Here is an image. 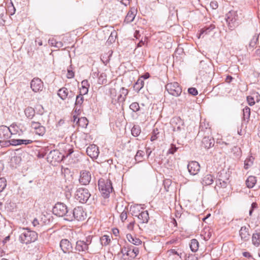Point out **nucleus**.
I'll return each instance as SVG.
<instances>
[{"instance_id": "1", "label": "nucleus", "mask_w": 260, "mask_h": 260, "mask_svg": "<svg viewBox=\"0 0 260 260\" xmlns=\"http://www.w3.org/2000/svg\"><path fill=\"white\" fill-rule=\"evenodd\" d=\"M18 240L22 244L28 245L38 239V233L27 228H18L17 230Z\"/></svg>"}, {"instance_id": "2", "label": "nucleus", "mask_w": 260, "mask_h": 260, "mask_svg": "<svg viewBox=\"0 0 260 260\" xmlns=\"http://www.w3.org/2000/svg\"><path fill=\"white\" fill-rule=\"evenodd\" d=\"M86 213L81 207H75L73 210H70L69 215L67 216V220L72 221L74 220L82 221L85 219Z\"/></svg>"}, {"instance_id": "3", "label": "nucleus", "mask_w": 260, "mask_h": 260, "mask_svg": "<svg viewBox=\"0 0 260 260\" xmlns=\"http://www.w3.org/2000/svg\"><path fill=\"white\" fill-rule=\"evenodd\" d=\"M99 188L101 193L104 198L109 197L110 193L113 190L112 182L109 179H100L99 180Z\"/></svg>"}, {"instance_id": "4", "label": "nucleus", "mask_w": 260, "mask_h": 260, "mask_svg": "<svg viewBox=\"0 0 260 260\" xmlns=\"http://www.w3.org/2000/svg\"><path fill=\"white\" fill-rule=\"evenodd\" d=\"M53 213L58 216L64 217V219L67 220V216L69 215L70 209H68L67 206L62 203L58 202L54 206Z\"/></svg>"}, {"instance_id": "5", "label": "nucleus", "mask_w": 260, "mask_h": 260, "mask_svg": "<svg viewBox=\"0 0 260 260\" xmlns=\"http://www.w3.org/2000/svg\"><path fill=\"white\" fill-rule=\"evenodd\" d=\"M91 194L89 190L85 188H78L75 193V198L81 203H86L89 200Z\"/></svg>"}, {"instance_id": "6", "label": "nucleus", "mask_w": 260, "mask_h": 260, "mask_svg": "<svg viewBox=\"0 0 260 260\" xmlns=\"http://www.w3.org/2000/svg\"><path fill=\"white\" fill-rule=\"evenodd\" d=\"M166 89L169 94L175 96H179L182 92L181 87L176 82L168 83Z\"/></svg>"}, {"instance_id": "7", "label": "nucleus", "mask_w": 260, "mask_h": 260, "mask_svg": "<svg viewBox=\"0 0 260 260\" xmlns=\"http://www.w3.org/2000/svg\"><path fill=\"white\" fill-rule=\"evenodd\" d=\"M225 19L228 23L229 28L233 29L237 24V21L238 19L237 12L234 10L229 11L226 14Z\"/></svg>"}, {"instance_id": "8", "label": "nucleus", "mask_w": 260, "mask_h": 260, "mask_svg": "<svg viewBox=\"0 0 260 260\" xmlns=\"http://www.w3.org/2000/svg\"><path fill=\"white\" fill-rule=\"evenodd\" d=\"M57 95L63 101H70L74 100L75 94L74 91L69 90L66 87H63L58 90Z\"/></svg>"}, {"instance_id": "9", "label": "nucleus", "mask_w": 260, "mask_h": 260, "mask_svg": "<svg viewBox=\"0 0 260 260\" xmlns=\"http://www.w3.org/2000/svg\"><path fill=\"white\" fill-rule=\"evenodd\" d=\"M92 237L89 236L85 240H79L76 242V250L79 252L86 251L88 249V246L91 243Z\"/></svg>"}, {"instance_id": "10", "label": "nucleus", "mask_w": 260, "mask_h": 260, "mask_svg": "<svg viewBox=\"0 0 260 260\" xmlns=\"http://www.w3.org/2000/svg\"><path fill=\"white\" fill-rule=\"evenodd\" d=\"M64 157L65 155H62L57 150L51 151L47 155L48 161L51 163L59 162Z\"/></svg>"}, {"instance_id": "11", "label": "nucleus", "mask_w": 260, "mask_h": 260, "mask_svg": "<svg viewBox=\"0 0 260 260\" xmlns=\"http://www.w3.org/2000/svg\"><path fill=\"white\" fill-rule=\"evenodd\" d=\"M43 81L39 78H34L30 82V88L35 92L42 91L43 89Z\"/></svg>"}, {"instance_id": "12", "label": "nucleus", "mask_w": 260, "mask_h": 260, "mask_svg": "<svg viewBox=\"0 0 260 260\" xmlns=\"http://www.w3.org/2000/svg\"><path fill=\"white\" fill-rule=\"evenodd\" d=\"M228 175L226 173H221L219 175V178L216 181V186L219 188H225L228 183Z\"/></svg>"}, {"instance_id": "13", "label": "nucleus", "mask_w": 260, "mask_h": 260, "mask_svg": "<svg viewBox=\"0 0 260 260\" xmlns=\"http://www.w3.org/2000/svg\"><path fill=\"white\" fill-rule=\"evenodd\" d=\"M215 144V140L211 135L204 136L202 142L201 147L205 149H209V148L214 146Z\"/></svg>"}, {"instance_id": "14", "label": "nucleus", "mask_w": 260, "mask_h": 260, "mask_svg": "<svg viewBox=\"0 0 260 260\" xmlns=\"http://www.w3.org/2000/svg\"><path fill=\"white\" fill-rule=\"evenodd\" d=\"M91 173L89 171L82 170L80 172L79 182L82 185H87L91 180Z\"/></svg>"}, {"instance_id": "15", "label": "nucleus", "mask_w": 260, "mask_h": 260, "mask_svg": "<svg viewBox=\"0 0 260 260\" xmlns=\"http://www.w3.org/2000/svg\"><path fill=\"white\" fill-rule=\"evenodd\" d=\"M87 154L92 158H96L99 154L98 147L94 144L90 145L86 148Z\"/></svg>"}, {"instance_id": "16", "label": "nucleus", "mask_w": 260, "mask_h": 260, "mask_svg": "<svg viewBox=\"0 0 260 260\" xmlns=\"http://www.w3.org/2000/svg\"><path fill=\"white\" fill-rule=\"evenodd\" d=\"M187 169L191 175H195L200 171V166L197 161H192L188 163Z\"/></svg>"}, {"instance_id": "17", "label": "nucleus", "mask_w": 260, "mask_h": 260, "mask_svg": "<svg viewBox=\"0 0 260 260\" xmlns=\"http://www.w3.org/2000/svg\"><path fill=\"white\" fill-rule=\"evenodd\" d=\"M12 133L11 132L10 127L5 125L0 126V139L4 140L9 139Z\"/></svg>"}, {"instance_id": "18", "label": "nucleus", "mask_w": 260, "mask_h": 260, "mask_svg": "<svg viewBox=\"0 0 260 260\" xmlns=\"http://www.w3.org/2000/svg\"><path fill=\"white\" fill-rule=\"evenodd\" d=\"M60 247L64 253H69L73 249L71 243L66 239H62L60 241Z\"/></svg>"}, {"instance_id": "19", "label": "nucleus", "mask_w": 260, "mask_h": 260, "mask_svg": "<svg viewBox=\"0 0 260 260\" xmlns=\"http://www.w3.org/2000/svg\"><path fill=\"white\" fill-rule=\"evenodd\" d=\"M139 222L141 223H145L148 222L149 217L147 211H141V213L137 216Z\"/></svg>"}, {"instance_id": "20", "label": "nucleus", "mask_w": 260, "mask_h": 260, "mask_svg": "<svg viewBox=\"0 0 260 260\" xmlns=\"http://www.w3.org/2000/svg\"><path fill=\"white\" fill-rule=\"evenodd\" d=\"M143 211V208L140 205H135L131 206L129 211L133 216L137 217Z\"/></svg>"}, {"instance_id": "21", "label": "nucleus", "mask_w": 260, "mask_h": 260, "mask_svg": "<svg viewBox=\"0 0 260 260\" xmlns=\"http://www.w3.org/2000/svg\"><path fill=\"white\" fill-rule=\"evenodd\" d=\"M239 235L242 240L244 241L248 240L250 236L249 229L245 226H242L239 231Z\"/></svg>"}, {"instance_id": "22", "label": "nucleus", "mask_w": 260, "mask_h": 260, "mask_svg": "<svg viewBox=\"0 0 260 260\" xmlns=\"http://www.w3.org/2000/svg\"><path fill=\"white\" fill-rule=\"evenodd\" d=\"M128 93V90L124 87H122L120 90V94L118 96V101L119 103H123L126 99V96Z\"/></svg>"}, {"instance_id": "23", "label": "nucleus", "mask_w": 260, "mask_h": 260, "mask_svg": "<svg viewBox=\"0 0 260 260\" xmlns=\"http://www.w3.org/2000/svg\"><path fill=\"white\" fill-rule=\"evenodd\" d=\"M136 14V11L135 10V9H131V10L128 11V13L127 14L125 18L124 22L128 23L132 22L135 19Z\"/></svg>"}, {"instance_id": "24", "label": "nucleus", "mask_w": 260, "mask_h": 260, "mask_svg": "<svg viewBox=\"0 0 260 260\" xmlns=\"http://www.w3.org/2000/svg\"><path fill=\"white\" fill-rule=\"evenodd\" d=\"M83 101L84 98L82 94H80L79 95L76 96V101L75 103V106L74 108L75 111L77 110L79 111L80 110V108L81 107L82 104H83Z\"/></svg>"}, {"instance_id": "25", "label": "nucleus", "mask_w": 260, "mask_h": 260, "mask_svg": "<svg viewBox=\"0 0 260 260\" xmlns=\"http://www.w3.org/2000/svg\"><path fill=\"white\" fill-rule=\"evenodd\" d=\"M214 177L210 174L205 175L202 180V184L203 185H210L212 184L214 181Z\"/></svg>"}, {"instance_id": "26", "label": "nucleus", "mask_w": 260, "mask_h": 260, "mask_svg": "<svg viewBox=\"0 0 260 260\" xmlns=\"http://www.w3.org/2000/svg\"><path fill=\"white\" fill-rule=\"evenodd\" d=\"M177 122L175 125H173L174 132H181L184 130V122L180 118L176 119Z\"/></svg>"}, {"instance_id": "27", "label": "nucleus", "mask_w": 260, "mask_h": 260, "mask_svg": "<svg viewBox=\"0 0 260 260\" xmlns=\"http://www.w3.org/2000/svg\"><path fill=\"white\" fill-rule=\"evenodd\" d=\"M128 247L129 249L127 256L133 258L136 257L139 252V249L133 245H128Z\"/></svg>"}, {"instance_id": "28", "label": "nucleus", "mask_w": 260, "mask_h": 260, "mask_svg": "<svg viewBox=\"0 0 260 260\" xmlns=\"http://www.w3.org/2000/svg\"><path fill=\"white\" fill-rule=\"evenodd\" d=\"M126 238L130 243L135 245H139L142 243V241L140 240V239L135 237H133L130 234L126 235Z\"/></svg>"}, {"instance_id": "29", "label": "nucleus", "mask_w": 260, "mask_h": 260, "mask_svg": "<svg viewBox=\"0 0 260 260\" xmlns=\"http://www.w3.org/2000/svg\"><path fill=\"white\" fill-rule=\"evenodd\" d=\"M199 242L197 239H193L191 240L189 244L190 250L193 252L197 251L199 249Z\"/></svg>"}, {"instance_id": "30", "label": "nucleus", "mask_w": 260, "mask_h": 260, "mask_svg": "<svg viewBox=\"0 0 260 260\" xmlns=\"http://www.w3.org/2000/svg\"><path fill=\"white\" fill-rule=\"evenodd\" d=\"M256 182V177L250 176L248 177L246 181V184L248 188H252Z\"/></svg>"}, {"instance_id": "31", "label": "nucleus", "mask_w": 260, "mask_h": 260, "mask_svg": "<svg viewBox=\"0 0 260 260\" xmlns=\"http://www.w3.org/2000/svg\"><path fill=\"white\" fill-rule=\"evenodd\" d=\"M144 82L143 80L141 78H139L134 86V89L138 92L144 87Z\"/></svg>"}, {"instance_id": "32", "label": "nucleus", "mask_w": 260, "mask_h": 260, "mask_svg": "<svg viewBox=\"0 0 260 260\" xmlns=\"http://www.w3.org/2000/svg\"><path fill=\"white\" fill-rule=\"evenodd\" d=\"M215 28L214 25H210L209 26H205L202 28L200 30L199 38L201 37V36L203 34H208L211 31Z\"/></svg>"}, {"instance_id": "33", "label": "nucleus", "mask_w": 260, "mask_h": 260, "mask_svg": "<svg viewBox=\"0 0 260 260\" xmlns=\"http://www.w3.org/2000/svg\"><path fill=\"white\" fill-rule=\"evenodd\" d=\"M24 113L27 118L32 119L35 115V111L32 108L28 107L25 109Z\"/></svg>"}, {"instance_id": "34", "label": "nucleus", "mask_w": 260, "mask_h": 260, "mask_svg": "<svg viewBox=\"0 0 260 260\" xmlns=\"http://www.w3.org/2000/svg\"><path fill=\"white\" fill-rule=\"evenodd\" d=\"M252 243L256 246H258L260 244V233L256 232L253 234L252 237Z\"/></svg>"}, {"instance_id": "35", "label": "nucleus", "mask_w": 260, "mask_h": 260, "mask_svg": "<svg viewBox=\"0 0 260 260\" xmlns=\"http://www.w3.org/2000/svg\"><path fill=\"white\" fill-rule=\"evenodd\" d=\"M250 115V109L248 107H245L243 110V119L244 121H248Z\"/></svg>"}, {"instance_id": "36", "label": "nucleus", "mask_w": 260, "mask_h": 260, "mask_svg": "<svg viewBox=\"0 0 260 260\" xmlns=\"http://www.w3.org/2000/svg\"><path fill=\"white\" fill-rule=\"evenodd\" d=\"M88 121L86 118L85 117H81L78 118V120H77V123L78 124V125L82 127H85L88 125Z\"/></svg>"}, {"instance_id": "37", "label": "nucleus", "mask_w": 260, "mask_h": 260, "mask_svg": "<svg viewBox=\"0 0 260 260\" xmlns=\"http://www.w3.org/2000/svg\"><path fill=\"white\" fill-rule=\"evenodd\" d=\"M98 82L100 84H105L107 82V75L105 73H102L98 77Z\"/></svg>"}, {"instance_id": "38", "label": "nucleus", "mask_w": 260, "mask_h": 260, "mask_svg": "<svg viewBox=\"0 0 260 260\" xmlns=\"http://www.w3.org/2000/svg\"><path fill=\"white\" fill-rule=\"evenodd\" d=\"M211 133L210 128L205 127V129L204 128L203 123H201V125L200 126V130L198 133V136H203L205 133L207 134H209Z\"/></svg>"}, {"instance_id": "39", "label": "nucleus", "mask_w": 260, "mask_h": 260, "mask_svg": "<svg viewBox=\"0 0 260 260\" xmlns=\"http://www.w3.org/2000/svg\"><path fill=\"white\" fill-rule=\"evenodd\" d=\"M141 128L138 125H134L132 128V134L134 137L138 136L141 133Z\"/></svg>"}, {"instance_id": "40", "label": "nucleus", "mask_w": 260, "mask_h": 260, "mask_svg": "<svg viewBox=\"0 0 260 260\" xmlns=\"http://www.w3.org/2000/svg\"><path fill=\"white\" fill-rule=\"evenodd\" d=\"M101 244L103 246H107L109 244L111 239L108 235H104L100 238Z\"/></svg>"}, {"instance_id": "41", "label": "nucleus", "mask_w": 260, "mask_h": 260, "mask_svg": "<svg viewBox=\"0 0 260 260\" xmlns=\"http://www.w3.org/2000/svg\"><path fill=\"white\" fill-rule=\"evenodd\" d=\"M144 152L142 150H138L135 155V159L138 162H141L143 160Z\"/></svg>"}, {"instance_id": "42", "label": "nucleus", "mask_w": 260, "mask_h": 260, "mask_svg": "<svg viewBox=\"0 0 260 260\" xmlns=\"http://www.w3.org/2000/svg\"><path fill=\"white\" fill-rule=\"evenodd\" d=\"M46 132V128L44 126L40 125V127L35 131V133L39 136H43Z\"/></svg>"}, {"instance_id": "43", "label": "nucleus", "mask_w": 260, "mask_h": 260, "mask_svg": "<svg viewBox=\"0 0 260 260\" xmlns=\"http://www.w3.org/2000/svg\"><path fill=\"white\" fill-rule=\"evenodd\" d=\"M129 108L134 112H136L140 110L139 104L137 102H134L129 106Z\"/></svg>"}, {"instance_id": "44", "label": "nucleus", "mask_w": 260, "mask_h": 260, "mask_svg": "<svg viewBox=\"0 0 260 260\" xmlns=\"http://www.w3.org/2000/svg\"><path fill=\"white\" fill-rule=\"evenodd\" d=\"M6 182V179L5 178H0V192L5 188L7 185Z\"/></svg>"}, {"instance_id": "45", "label": "nucleus", "mask_w": 260, "mask_h": 260, "mask_svg": "<svg viewBox=\"0 0 260 260\" xmlns=\"http://www.w3.org/2000/svg\"><path fill=\"white\" fill-rule=\"evenodd\" d=\"M21 141H20L19 139H11L8 142H5L6 144H7L8 143H9V145H13V146H17L20 145V142Z\"/></svg>"}, {"instance_id": "46", "label": "nucleus", "mask_w": 260, "mask_h": 260, "mask_svg": "<svg viewBox=\"0 0 260 260\" xmlns=\"http://www.w3.org/2000/svg\"><path fill=\"white\" fill-rule=\"evenodd\" d=\"M258 40V36L254 35L249 43V46L254 47L256 44Z\"/></svg>"}, {"instance_id": "47", "label": "nucleus", "mask_w": 260, "mask_h": 260, "mask_svg": "<svg viewBox=\"0 0 260 260\" xmlns=\"http://www.w3.org/2000/svg\"><path fill=\"white\" fill-rule=\"evenodd\" d=\"M185 260H198V257L195 254H185Z\"/></svg>"}, {"instance_id": "48", "label": "nucleus", "mask_w": 260, "mask_h": 260, "mask_svg": "<svg viewBox=\"0 0 260 260\" xmlns=\"http://www.w3.org/2000/svg\"><path fill=\"white\" fill-rule=\"evenodd\" d=\"M188 92L192 95H196L198 94V91L196 88L190 87L188 89Z\"/></svg>"}, {"instance_id": "49", "label": "nucleus", "mask_w": 260, "mask_h": 260, "mask_svg": "<svg viewBox=\"0 0 260 260\" xmlns=\"http://www.w3.org/2000/svg\"><path fill=\"white\" fill-rule=\"evenodd\" d=\"M178 148L174 144H171V147L168 150V153L173 154L175 152L177 151Z\"/></svg>"}, {"instance_id": "50", "label": "nucleus", "mask_w": 260, "mask_h": 260, "mask_svg": "<svg viewBox=\"0 0 260 260\" xmlns=\"http://www.w3.org/2000/svg\"><path fill=\"white\" fill-rule=\"evenodd\" d=\"M41 125L39 122L32 121L31 122V127L34 128L35 131L38 128V127H40Z\"/></svg>"}, {"instance_id": "51", "label": "nucleus", "mask_w": 260, "mask_h": 260, "mask_svg": "<svg viewBox=\"0 0 260 260\" xmlns=\"http://www.w3.org/2000/svg\"><path fill=\"white\" fill-rule=\"evenodd\" d=\"M157 131H158V129L157 128L156 129V130L154 129L153 131V135H152V136L151 137V138H150V140L151 141H153L157 139V134H158V132H157Z\"/></svg>"}, {"instance_id": "52", "label": "nucleus", "mask_w": 260, "mask_h": 260, "mask_svg": "<svg viewBox=\"0 0 260 260\" xmlns=\"http://www.w3.org/2000/svg\"><path fill=\"white\" fill-rule=\"evenodd\" d=\"M74 77V73L73 72V71L71 69H68L67 77L68 79H71V78H73Z\"/></svg>"}, {"instance_id": "53", "label": "nucleus", "mask_w": 260, "mask_h": 260, "mask_svg": "<svg viewBox=\"0 0 260 260\" xmlns=\"http://www.w3.org/2000/svg\"><path fill=\"white\" fill-rule=\"evenodd\" d=\"M20 141H21V142H20V145H22V144H24V145H27V144H31L33 141L31 140H23V139H19Z\"/></svg>"}, {"instance_id": "54", "label": "nucleus", "mask_w": 260, "mask_h": 260, "mask_svg": "<svg viewBox=\"0 0 260 260\" xmlns=\"http://www.w3.org/2000/svg\"><path fill=\"white\" fill-rule=\"evenodd\" d=\"M210 7L212 9L215 10L218 8V5L216 1H213L211 2V3L210 4Z\"/></svg>"}, {"instance_id": "55", "label": "nucleus", "mask_w": 260, "mask_h": 260, "mask_svg": "<svg viewBox=\"0 0 260 260\" xmlns=\"http://www.w3.org/2000/svg\"><path fill=\"white\" fill-rule=\"evenodd\" d=\"M120 219L122 221H124L127 219V212L125 211H123L120 215Z\"/></svg>"}, {"instance_id": "56", "label": "nucleus", "mask_w": 260, "mask_h": 260, "mask_svg": "<svg viewBox=\"0 0 260 260\" xmlns=\"http://www.w3.org/2000/svg\"><path fill=\"white\" fill-rule=\"evenodd\" d=\"M247 101L248 104L250 106H252L255 104V101H254L253 98H252L250 96H247Z\"/></svg>"}, {"instance_id": "57", "label": "nucleus", "mask_w": 260, "mask_h": 260, "mask_svg": "<svg viewBox=\"0 0 260 260\" xmlns=\"http://www.w3.org/2000/svg\"><path fill=\"white\" fill-rule=\"evenodd\" d=\"M128 249H129L128 245H127L126 246H124V247H123V248H121V252L123 255L126 254V255H127V253L128 252Z\"/></svg>"}, {"instance_id": "58", "label": "nucleus", "mask_w": 260, "mask_h": 260, "mask_svg": "<svg viewBox=\"0 0 260 260\" xmlns=\"http://www.w3.org/2000/svg\"><path fill=\"white\" fill-rule=\"evenodd\" d=\"M208 66L205 62L204 61L202 60L200 62V68L203 69H206Z\"/></svg>"}, {"instance_id": "59", "label": "nucleus", "mask_w": 260, "mask_h": 260, "mask_svg": "<svg viewBox=\"0 0 260 260\" xmlns=\"http://www.w3.org/2000/svg\"><path fill=\"white\" fill-rule=\"evenodd\" d=\"M11 6H9L8 8H9V11H12V10L13 11V12H11V15H12L15 13L16 10H15V8L13 3H11Z\"/></svg>"}, {"instance_id": "60", "label": "nucleus", "mask_w": 260, "mask_h": 260, "mask_svg": "<svg viewBox=\"0 0 260 260\" xmlns=\"http://www.w3.org/2000/svg\"><path fill=\"white\" fill-rule=\"evenodd\" d=\"M32 224L34 227L38 226V228L40 227V223L38 220L37 219L35 218L33 221H32Z\"/></svg>"}, {"instance_id": "61", "label": "nucleus", "mask_w": 260, "mask_h": 260, "mask_svg": "<svg viewBox=\"0 0 260 260\" xmlns=\"http://www.w3.org/2000/svg\"><path fill=\"white\" fill-rule=\"evenodd\" d=\"M73 152H74L73 149L72 148H69L68 149L67 151L66 152V155H65V157H68V156L71 155Z\"/></svg>"}, {"instance_id": "62", "label": "nucleus", "mask_w": 260, "mask_h": 260, "mask_svg": "<svg viewBox=\"0 0 260 260\" xmlns=\"http://www.w3.org/2000/svg\"><path fill=\"white\" fill-rule=\"evenodd\" d=\"M54 46L57 48L62 47L63 46V43L60 41H56L55 43Z\"/></svg>"}, {"instance_id": "63", "label": "nucleus", "mask_w": 260, "mask_h": 260, "mask_svg": "<svg viewBox=\"0 0 260 260\" xmlns=\"http://www.w3.org/2000/svg\"><path fill=\"white\" fill-rule=\"evenodd\" d=\"M81 84L82 87H88L89 86L88 81L87 80H86L82 81L81 82Z\"/></svg>"}, {"instance_id": "64", "label": "nucleus", "mask_w": 260, "mask_h": 260, "mask_svg": "<svg viewBox=\"0 0 260 260\" xmlns=\"http://www.w3.org/2000/svg\"><path fill=\"white\" fill-rule=\"evenodd\" d=\"M150 77V74L148 73H145L144 75L141 76L139 78H141L142 79H147L149 78Z\"/></svg>"}]
</instances>
